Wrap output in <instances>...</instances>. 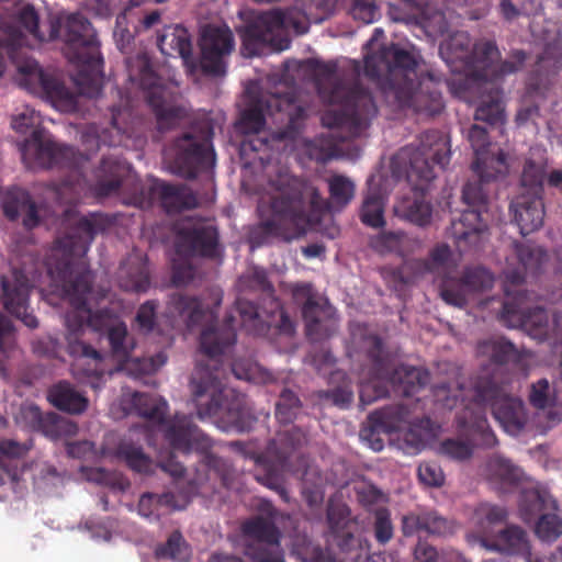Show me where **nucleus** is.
Instances as JSON below:
<instances>
[{
	"instance_id": "1",
	"label": "nucleus",
	"mask_w": 562,
	"mask_h": 562,
	"mask_svg": "<svg viewBox=\"0 0 562 562\" xmlns=\"http://www.w3.org/2000/svg\"><path fill=\"white\" fill-rule=\"evenodd\" d=\"M111 225V218L102 213L80 217L66 234L55 240L52 258L47 262L48 273L60 283L65 296L74 307V312L67 313L65 318L69 329L66 336L67 351L76 359L75 367L85 376L92 379L90 384L93 389L100 387L106 370L104 355L80 339L86 324L105 336L112 357L120 363H128L135 349V339L125 323L102 313L93 314L88 307L93 278L82 258L95 236Z\"/></svg>"
},
{
	"instance_id": "2",
	"label": "nucleus",
	"mask_w": 562,
	"mask_h": 562,
	"mask_svg": "<svg viewBox=\"0 0 562 562\" xmlns=\"http://www.w3.org/2000/svg\"><path fill=\"white\" fill-rule=\"evenodd\" d=\"M233 317L204 327L200 334V350L207 362H199L191 375L192 398L200 419L212 418L224 431L243 432L255 420L245 395L226 389L221 358L228 355L236 344Z\"/></svg>"
},
{
	"instance_id": "3",
	"label": "nucleus",
	"mask_w": 562,
	"mask_h": 562,
	"mask_svg": "<svg viewBox=\"0 0 562 562\" xmlns=\"http://www.w3.org/2000/svg\"><path fill=\"white\" fill-rule=\"evenodd\" d=\"M417 67V56L395 43L364 58V75L376 82L387 104L435 116L443 109L441 92L431 77L418 76Z\"/></svg>"
},
{
	"instance_id": "4",
	"label": "nucleus",
	"mask_w": 562,
	"mask_h": 562,
	"mask_svg": "<svg viewBox=\"0 0 562 562\" xmlns=\"http://www.w3.org/2000/svg\"><path fill=\"white\" fill-rule=\"evenodd\" d=\"M271 192L262 195L257 211L260 223L251 231L250 239L260 246L273 237L291 240L328 209L317 188L312 183L280 173L270 180Z\"/></svg>"
},
{
	"instance_id": "5",
	"label": "nucleus",
	"mask_w": 562,
	"mask_h": 562,
	"mask_svg": "<svg viewBox=\"0 0 562 562\" xmlns=\"http://www.w3.org/2000/svg\"><path fill=\"white\" fill-rule=\"evenodd\" d=\"M439 54L456 76L447 80L452 94L467 98L475 86L517 72L526 61L524 50H515L513 60H501V52L493 40L472 43L468 32L458 31L440 43Z\"/></svg>"
},
{
	"instance_id": "6",
	"label": "nucleus",
	"mask_w": 562,
	"mask_h": 562,
	"mask_svg": "<svg viewBox=\"0 0 562 562\" xmlns=\"http://www.w3.org/2000/svg\"><path fill=\"white\" fill-rule=\"evenodd\" d=\"M91 191L98 199L123 194L124 204L139 209H149L157 201L168 214H177L198 205L196 196L184 186L155 181L146 188L128 175L123 164L111 157L102 158Z\"/></svg>"
},
{
	"instance_id": "7",
	"label": "nucleus",
	"mask_w": 562,
	"mask_h": 562,
	"mask_svg": "<svg viewBox=\"0 0 562 562\" xmlns=\"http://www.w3.org/2000/svg\"><path fill=\"white\" fill-rule=\"evenodd\" d=\"M133 404L139 416L155 425L173 450L189 453L192 450L204 454L206 465L220 477L226 488L233 487L236 471L225 459L209 453L212 440L203 434L187 415L176 414L168 418L165 398L146 393H135Z\"/></svg>"
},
{
	"instance_id": "8",
	"label": "nucleus",
	"mask_w": 562,
	"mask_h": 562,
	"mask_svg": "<svg viewBox=\"0 0 562 562\" xmlns=\"http://www.w3.org/2000/svg\"><path fill=\"white\" fill-rule=\"evenodd\" d=\"M314 69L317 76L316 88L322 99L340 106L339 110H328L323 114V125L329 128L348 127L352 136H359L378 114L370 91L359 82L348 86L336 79L335 63L317 61Z\"/></svg>"
},
{
	"instance_id": "9",
	"label": "nucleus",
	"mask_w": 562,
	"mask_h": 562,
	"mask_svg": "<svg viewBox=\"0 0 562 562\" xmlns=\"http://www.w3.org/2000/svg\"><path fill=\"white\" fill-rule=\"evenodd\" d=\"M201 58L193 56L192 36L182 25H168L157 37L160 52L170 57H181L184 66L193 72L201 68L206 76L222 77L226 74V57L234 49L232 31L227 27L206 26L200 38Z\"/></svg>"
},
{
	"instance_id": "10",
	"label": "nucleus",
	"mask_w": 562,
	"mask_h": 562,
	"mask_svg": "<svg viewBox=\"0 0 562 562\" xmlns=\"http://www.w3.org/2000/svg\"><path fill=\"white\" fill-rule=\"evenodd\" d=\"M304 442V431L292 426L278 431L257 458V463L265 467V473L257 475L258 481L277 492L285 503L290 502V496L283 483V473L299 475L306 468V458L300 452Z\"/></svg>"
},
{
	"instance_id": "11",
	"label": "nucleus",
	"mask_w": 562,
	"mask_h": 562,
	"mask_svg": "<svg viewBox=\"0 0 562 562\" xmlns=\"http://www.w3.org/2000/svg\"><path fill=\"white\" fill-rule=\"evenodd\" d=\"M265 114L286 115L288 124L279 133V138L290 140L297 138L306 117L305 109L297 103L293 91L262 92L252 98L249 106L241 112L237 123L238 130L244 134H258L266 125Z\"/></svg>"
},
{
	"instance_id": "12",
	"label": "nucleus",
	"mask_w": 562,
	"mask_h": 562,
	"mask_svg": "<svg viewBox=\"0 0 562 562\" xmlns=\"http://www.w3.org/2000/svg\"><path fill=\"white\" fill-rule=\"evenodd\" d=\"M59 33L65 42L66 57L81 68L78 83L81 85L86 75H98L103 66V58L91 22L80 13L69 14L61 23L52 24L49 40H55Z\"/></svg>"
},
{
	"instance_id": "13",
	"label": "nucleus",
	"mask_w": 562,
	"mask_h": 562,
	"mask_svg": "<svg viewBox=\"0 0 562 562\" xmlns=\"http://www.w3.org/2000/svg\"><path fill=\"white\" fill-rule=\"evenodd\" d=\"M11 125L20 134L30 133V137L21 146L24 160L32 158L43 168L78 166L79 157L76 149L50 139L46 130L41 127V116L35 110L26 106L12 119Z\"/></svg>"
},
{
	"instance_id": "14",
	"label": "nucleus",
	"mask_w": 562,
	"mask_h": 562,
	"mask_svg": "<svg viewBox=\"0 0 562 562\" xmlns=\"http://www.w3.org/2000/svg\"><path fill=\"white\" fill-rule=\"evenodd\" d=\"M451 150L448 137L437 130L420 135L415 150L402 149L396 160L404 164L407 181L418 190H424L435 179L434 165L445 168L450 161Z\"/></svg>"
},
{
	"instance_id": "15",
	"label": "nucleus",
	"mask_w": 562,
	"mask_h": 562,
	"mask_svg": "<svg viewBox=\"0 0 562 562\" xmlns=\"http://www.w3.org/2000/svg\"><path fill=\"white\" fill-rule=\"evenodd\" d=\"M507 297L512 296L508 285L505 288ZM522 295L518 293L507 299L499 314V321L509 328H521L529 336L540 341L552 340L562 342V313H554L552 318L543 307L525 311L521 306Z\"/></svg>"
},
{
	"instance_id": "16",
	"label": "nucleus",
	"mask_w": 562,
	"mask_h": 562,
	"mask_svg": "<svg viewBox=\"0 0 562 562\" xmlns=\"http://www.w3.org/2000/svg\"><path fill=\"white\" fill-rule=\"evenodd\" d=\"M164 159L171 173L193 180L213 167L214 150L206 138L184 132L165 148Z\"/></svg>"
},
{
	"instance_id": "17",
	"label": "nucleus",
	"mask_w": 562,
	"mask_h": 562,
	"mask_svg": "<svg viewBox=\"0 0 562 562\" xmlns=\"http://www.w3.org/2000/svg\"><path fill=\"white\" fill-rule=\"evenodd\" d=\"M126 63L130 79L137 81L139 87L146 91L147 102L156 115L159 130H168L178 125L188 116L186 108L166 103L165 90L159 83L160 78L154 71L146 54H138L128 58Z\"/></svg>"
},
{
	"instance_id": "18",
	"label": "nucleus",
	"mask_w": 562,
	"mask_h": 562,
	"mask_svg": "<svg viewBox=\"0 0 562 562\" xmlns=\"http://www.w3.org/2000/svg\"><path fill=\"white\" fill-rule=\"evenodd\" d=\"M508 384H497L491 379L476 380L474 401L481 406H490L494 418L503 429L513 436L518 435L526 426L527 413L524 402L512 396Z\"/></svg>"
},
{
	"instance_id": "19",
	"label": "nucleus",
	"mask_w": 562,
	"mask_h": 562,
	"mask_svg": "<svg viewBox=\"0 0 562 562\" xmlns=\"http://www.w3.org/2000/svg\"><path fill=\"white\" fill-rule=\"evenodd\" d=\"M294 303L301 307L306 337L318 342L328 338L335 325V308L310 282L291 285Z\"/></svg>"
},
{
	"instance_id": "20",
	"label": "nucleus",
	"mask_w": 562,
	"mask_h": 562,
	"mask_svg": "<svg viewBox=\"0 0 562 562\" xmlns=\"http://www.w3.org/2000/svg\"><path fill=\"white\" fill-rule=\"evenodd\" d=\"M465 439L448 438L440 443V454L457 461H464L472 457L474 448H493L498 440L491 429L484 412L465 411L459 417Z\"/></svg>"
},
{
	"instance_id": "21",
	"label": "nucleus",
	"mask_w": 562,
	"mask_h": 562,
	"mask_svg": "<svg viewBox=\"0 0 562 562\" xmlns=\"http://www.w3.org/2000/svg\"><path fill=\"white\" fill-rule=\"evenodd\" d=\"M370 362L368 373L362 371L359 386L360 403L366 406L390 395L389 352L378 335H368L362 346Z\"/></svg>"
},
{
	"instance_id": "22",
	"label": "nucleus",
	"mask_w": 562,
	"mask_h": 562,
	"mask_svg": "<svg viewBox=\"0 0 562 562\" xmlns=\"http://www.w3.org/2000/svg\"><path fill=\"white\" fill-rule=\"evenodd\" d=\"M40 16L33 5L27 4L16 13L0 19V47L12 56L25 44L26 34L43 42L45 36L40 32ZM4 70L2 56L0 55V76Z\"/></svg>"
},
{
	"instance_id": "23",
	"label": "nucleus",
	"mask_w": 562,
	"mask_h": 562,
	"mask_svg": "<svg viewBox=\"0 0 562 562\" xmlns=\"http://www.w3.org/2000/svg\"><path fill=\"white\" fill-rule=\"evenodd\" d=\"M289 25L283 11H266L255 16L239 30L243 48L249 56L260 55L268 46L273 47L277 36Z\"/></svg>"
},
{
	"instance_id": "24",
	"label": "nucleus",
	"mask_w": 562,
	"mask_h": 562,
	"mask_svg": "<svg viewBox=\"0 0 562 562\" xmlns=\"http://www.w3.org/2000/svg\"><path fill=\"white\" fill-rule=\"evenodd\" d=\"M493 282V276L485 268H467L460 278H445L439 283V293L447 304L464 307L470 294L491 289Z\"/></svg>"
},
{
	"instance_id": "25",
	"label": "nucleus",
	"mask_w": 562,
	"mask_h": 562,
	"mask_svg": "<svg viewBox=\"0 0 562 562\" xmlns=\"http://www.w3.org/2000/svg\"><path fill=\"white\" fill-rule=\"evenodd\" d=\"M241 530L257 542L251 553L256 562H284L280 546L281 533L271 519L256 516L245 521Z\"/></svg>"
},
{
	"instance_id": "26",
	"label": "nucleus",
	"mask_w": 562,
	"mask_h": 562,
	"mask_svg": "<svg viewBox=\"0 0 562 562\" xmlns=\"http://www.w3.org/2000/svg\"><path fill=\"white\" fill-rule=\"evenodd\" d=\"M2 302L8 313L21 319L29 328L38 326L37 318L29 313L31 283L23 270L13 269L11 276L1 278Z\"/></svg>"
},
{
	"instance_id": "27",
	"label": "nucleus",
	"mask_w": 562,
	"mask_h": 562,
	"mask_svg": "<svg viewBox=\"0 0 562 562\" xmlns=\"http://www.w3.org/2000/svg\"><path fill=\"white\" fill-rule=\"evenodd\" d=\"M236 307L241 318L243 326L254 335L266 334L271 326H274L281 334L292 336L295 333V324L283 310L280 303V310L273 315H267L257 304L246 299H238Z\"/></svg>"
},
{
	"instance_id": "28",
	"label": "nucleus",
	"mask_w": 562,
	"mask_h": 562,
	"mask_svg": "<svg viewBox=\"0 0 562 562\" xmlns=\"http://www.w3.org/2000/svg\"><path fill=\"white\" fill-rule=\"evenodd\" d=\"M479 351L488 357L490 362L485 374L480 375L477 380L491 379L497 384H509L512 374L508 364L519 360V352L515 345L503 337L493 338L480 342Z\"/></svg>"
},
{
	"instance_id": "29",
	"label": "nucleus",
	"mask_w": 562,
	"mask_h": 562,
	"mask_svg": "<svg viewBox=\"0 0 562 562\" xmlns=\"http://www.w3.org/2000/svg\"><path fill=\"white\" fill-rule=\"evenodd\" d=\"M176 249L187 257L216 258L220 255L218 232L203 223L182 227L176 236Z\"/></svg>"
},
{
	"instance_id": "30",
	"label": "nucleus",
	"mask_w": 562,
	"mask_h": 562,
	"mask_svg": "<svg viewBox=\"0 0 562 562\" xmlns=\"http://www.w3.org/2000/svg\"><path fill=\"white\" fill-rule=\"evenodd\" d=\"M411 414L409 407L404 403H396L372 412L367 423L360 430V437L367 441L374 451H381L384 441L381 432H387L395 424L407 422Z\"/></svg>"
},
{
	"instance_id": "31",
	"label": "nucleus",
	"mask_w": 562,
	"mask_h": 562,
	"mask_svg": "<svg viewBox=\"0 0 562 562\" xmlns=\"http://www.w3.org/2000/svg\"><path fill=\"white\" fill-rule=\"evenodd\" d=\"M475 178L469 180L462 190V201L467 206L485 210L488 198V184L508 172V162L503 158L491 160V167L472 168Z\"/></svg>"
},
{
	"instance_id": "32",
	"label": "nucleus",
	"mask_w": 562,
	"mask_h": 562,
	"mask_svg": "<svg viewBox=\"0 0 562 562\" xmlns=\"http://www.w3.org/2000/svg\"><path fill=\"white\" fill-rule=\"evenodd\" d=\"M504 78L488 80L480 86H474L467 98H460L471 102L476 93H482V100L475 110L474 119L483 121L491 125L504 122L503 90L499 86Z\"/></svg>"
},
{
	"instance_id": "33",
	"label": "nucleus",
	"mask_w": 562,
	"mask_h": 562,
	"mask_svg": "<svg viewBox=\"0 0 562 562\" xmlns=\"http://www.w3.org/2000/svg\"><path fill=\"white\" fill-rule=\"evenodd\" d=\"M510 211L520 234L526 236L538 231L543 224V196L520 193L512 201Z\"/></svg>"
},
{
	"instance_id": "34",
	"label": "nucleus",
	"mask_w": 562,
	"mask_h": 562,
	"mask_svg": "<svg viewBox=\"0 0 562 562\" xmlns=\"http://www.w3.org/2000/svg\"><path fill=\"white\" fill-rule=\"evenodd\" d=\"M221 300L216 301L213 308L204 307L202 302L195 296H189L182 293H173L168 302V308L171 313L184 318L188 327L201 325L204 322L213 321L216 315V307Z\"/></svg>"
},
{
	"instance_id": "35",
	"label": "nucleus",
	"mask_w": 562,
	"mask_h": 562,
	"mask_svg": "<svg viewBox=\"0 0 562 562\" xmlns=\"http://www.w3.org/2000/svg\"><path fill=\"white\" fill-rule=\"evenodd\" d=\"M405 266L415 276L430 273L440 278L441 282L445 278H452V252L447 244H438L430 250L428 258L406 260Z\"/></svg>"
},
{
	"instance_id": "36",
	"label": "nucleus",
	"mask_w": 562,
	"mask_h": 562,
	"mask_svg": "<svg viewBox=\"0 0 562 562\" xmlns=\"http://www.w3.org/2000/svg\"><path fill=\"white\" fill-rule=\"evenodd\" d=\"M3 213L11 221L22 216V224L27 229H32L41 223L38 206L32 200L31 194L23 189H16L7 194Z\"/></svg>"
},
{
	"instance_id": "37",
	"label": "nucleus",
	"mask_w": 562,
	"mask_h": 562,
	"mask_svg": "<svg viewBox=\"0 0 562 562\" xmlns=\"http://www.w3.org/2000/svg\"><path fill=\"white\" fill-rule=\"evenodd\" d=\"M480 546L486 550L506 554H530L527 533L517 526L499 529L492 538H481Z\"/></svg>"
},
{
	"instance_id": "38",
	"label": "nucleus",
	"mask_w": 562,
	"mask_h": 562,
	"mask_svg": "<svg viewBox=\"0 0 562 562\" xmlns=\"http://www.w3.org/2000/svg\"><path fill=\"white\" fill-rule=\"evenodd\" d=\"M346 518V508L328 506L327 521L331 533L335 536L339 550L346 554H350V559L358 561L362 558V551L369 550L368 543H362L352 532L340 530L341 522Z\"/></svg>"
},
{
	"instance_id": "39",
	"label": "nucleus",
	"mask_w": 562,
	"mask_h": 562,
	"mask_svg": "<svg viewBox=\"0 0 562 562\" xmlns=\"http://www.w3.org/2000/svg\"><path fill=\"white\" fill-rule=\"evenodd\" d=\"M117 284L126 292H146L150 286L147 260L131 256L123 261L117 270Z\"/></svg>"
},
{
	"instance_id": "40",
	"label": "nucleus",
	"mask_w": 562,
	"mask_h": 562,
	"mask_svg": "<svg viewBox=\"0 0 562 562\" xmlns=\"http://www.w3.org/2000/svg\"><path fill=\"white\" fill-rule=\"evenodd\" d=\"M428 372L412 366H400L391 369L389 360V386L393 393L403 397L413 396L428 382Z\"/></svg>"
},
{
	"instance_id": "41",
	"label": "nucleus",
	"mask_w": 562,
	"mask_h": 562,
	"mask_svg": "<svg viewBox=\"0 0 562 562\" xmlns=\"http://www.w3.org/2000/svg\"><path fill=\"white\" fill-rule=\"evenodd\" d=\"M482 211L484 210L468 206L458 220H452L449 232L459 246L461 243L476 244L480 240V235L487 229V225L482 218Z\"/></svg>"
},
{
	"instance_id": "42",
	"label": "nucleus",
	"mask_w": 562,
	"mask_h": 562,
	"mask_svg": "<svg viewBox=\"0 0 562 562\" xmlns=\"http://www.w3.org/2000/svg\"><path fill=\"white\" fill-rule=\"evenodd\" d=\"M370 246L382 255L394 254L407 258L422 248V241L402 231L382 232L370 239Z\"/></svg>"
},
{
	"instance_id": "43",
	"label": "nucleus",
	"mask_w": 562,
	"mask_h": 562,
	"mask_svg": "<svg viewBox=\"0 0 562 562\" xmlns=\"http://www.w3.org/2000/svg\"><path fill=\"white\" fill-rule=\"evenodd\" d=\"M47 400L58 411L70 415H81L89 406L88 397L67 381L50 386Z\"/></svg>"
},
{
	"instance_id": "44",
	"label": "nucleus",
	"mask_w": 562,
	"mask_h": 562,
	"mask_svg": "<svg viewBox=\"0 0 562 562\" xmlns=\"http://www.w3.org/2000/svg\"><path fill=\"white\" fill-rule=\"evenodd\" d=\"M515 254L520 268L505 273L508 285H521L525 281L526 272L537 273L547 259V252L541 247L528 244H515Z\"/></svg>"
},
{
	"instance_id": "45",
	"label": "nucleus",
	"mask_w": 562,
	"mask_h": 562,
	"mask_svg": "<svg viewBox=\"0 0 562 562\" xmlns=\"http://www.w3.org/2000/svg\"><path fill=\"white\" fill-rule=\"evenodd\" d=\"M32 76L38 81L44 95L58 109L68 110L76 103L75 94L54 75L36 69Z\"/></svg>"
},
{
	"instance_id": "46",
	"label": "nucleus",
	"mask_w": 562,
	"mask_h": 562,
	"mask_svg": "<svg viewBox=\"0 0 562 562\" xmlns=\"http://www.w3.org/2000/svg\"><path fill=\"white\" fill-rule=\"evenodd\" d=\"M521 476L522 471L501 456L491 457L486 463V477L497 490L504 491L517 485Z\"/></svg>"
},
{
	"instance_id": "47",
	"label": "nucleus",
	"mask_w": 562,
	"mask_h": 562,
	"mask_svg": "<svg viewBox=\"0 0 562 562\" xmlns=\"http://www.w3.org/2000/svg\"><path fill=\"white\" fill-rule=\"evenodd\" d=\"M245 283L249 290L259 293L260 304L257 305L263 313L271 316L276 311L280 310V300L276 295V290L269 281L265 269L254 268L246 277Z\"/></svg>"
},
{
	"instance_id": "48",
	"label": "nucleus",
	"mask_w": 562,
	"mask_h": 562,
	"mask_svg": "<svg viewBox=\"0 0 562 562\" xmlns=\"http://www.w3.org/2000/svg\"><path fill=\"white\" fill-rule=\"evenodd\" d=\"M548 173L547 157L540 156L537 159L532 157L527 158L524 162L520 176L521 193L542 196Z\"/></svg>"
},
{
	"instance_id": "49",
	"label": "nucleus",
	"mask_w": 562,
	"mask_h": 562,
	"mask_svg": "<svg viewBox=\"0 0 562 562\" xmlns=\"http://www.w3.org/2000/svg\"><path fill=\"white\" fill-rule=\"evenodd\" d=\"M468 139L474 150L475 159L472 162V168L491 167V160L502 157L504 162H507V156L503 150L497 154H491L487 150L490 146L487 131L476 124H473L468 131Z\"/></svg>"
},
{
	"instance_id": "50",
	"label": "nucleus",
	"mask_w": 562,
	"mask_h": 562,
	"mask_svg": "<svg viewBox=\"0 0 562 562\" xmlns=\"http://www.w3.org/2000/svg\"><path fill=\"white\" fill-rule=\"evenodd\" d=\"M395 214L415 225L426 226L431 220V205L423 198H403L394 206Z\"/></svg>"
},
{
	"instance_id": "51",
	"label": "nucleus",
	"mask_w": 562,
	"mask_h": 562,
	"mask_svg": "<svg viewBox=\"0 0 562 562\" xmlns=\"http://www.w3.org/2000/svg\"><path fill=\"white\" fill-rule=\"evenodd\" d=\"M482 532L481 538H492L507 519V510L497 505L482 504L475 512Z\"/></svg>"
},
{
	"instance_id": "52",
	"label": "nucleus",
	"mask_w": 562,
	"mask_h": 562,
	"mask_svg": "<svg viewBox=\"0 0 562 562\" xmlns=\"http://www.w3.org/2000/svg\"><path fill=\"white\" fill-rule=\"evenodd\" d=\"M302 413L303 403L299 395L290 389H283L276 403L274 415L277 420L283 425L292 424Z\"/></svg>"
},
{
	"instance_id": "53",
	"label": "nucleus",
	"mask_w": 562,
	"mask_h": 562,
	"mask_svg": "<svg viewBox=\"0 0 562 562\" xmlns=\"http://www.w3.org/2000/svg\"><path fill=\"white\" fill-rule=\"evenodd\" d=\"M78 426L75 422L65 418L57 413H45V418L40 432L50 440L66 439L77 434Z\"/></svg>"
},
{
	"instance_id": "54",
	"label": "nucleus",
	"mask_w": 562,
	"mask_h": 562,
	"mask_svg": "<svg viewBox=\"0 0 562 562\" xmlns=\"http://www.w3.org/2000/svg\"><path fill=\"white\" fill-rule=\"evenodd\" d=\"M359 216L361 222L369 227H383L385 225L383 198L376 192L369 193L363 199Z\"/></svg>"
},
{
	"instance_id": "55",
	"label": "nucleus",
	"mask_w": 562,
	"mask_h": 562,
	"mask_svg": "<svg viewBox=\"0 0 562 562\" xmlns=\"http://www.w3.org/2000/svg\"><path fill=\"white\" fill-rule=\"evenodd\" d=\"M116 456L135 472L148 473L151 470V459L144 453L142 447H137L130 442H122L116 449Z\"/></svg>"
},
{
	"instance_id": "56",
	"label": "nucleus",
	"mask_w": 562,
	"mask_h": 562,
	"mask_svg": "<svg viewBox=\"0 0 562 562\" xmlns=\"http://www.w3.org/2000/svg\"><path fill=\"white\" fill-rule=\"evenodd\" d=\"M32 440L20 442L14 439L0 440V462L16 465L24 471V459L32 448Z\"/></svg>"
},
{
	"instance_id": "57",
	"label": "nucleus",
	"mask_w": 562,
	"mask_h": 562,
	"mask_svg": "<svg viewBox=\"0 0 562 562\" xmlns=\"http://www.w3.org/2000/svg\"><path fill=\"white\" fill-rule=\"evenodd\" d=\"M231 370L239 380L255 383H268L272 380V375L269 371L250 360H235L231 363Z\"/></svg>"
},
{
	"instance_id": "58",
	"label": "nucleus",
	"mask_w": 562,
	"mask_h": 562,
	"mask_svg": "<svg viewBox=\"0 0 562 562\" xmlns=\"http://www.w3.org/2000/svg\"><path fill=\"white\" fill-rule=\"evenodd\" d=\"M328 189L333 203L339 207H345L355 195V183L341 175L328 179Z\"/></svg>"
},
{
	"instance_id": "59",
	"label": "nucleus",
	"mask_w": 562,
	"mask_h": 562,
	"mask_svg": "<svg viewBox=\"0 0 562 562\" xmlns=\"http://www.w3.org/2000/svg\"><path fill=\"white\" fill-rule=\"evenodd\" d=\"M190 549L187 541L179 531H173L166 543L157 550L160 558H170L176 561H188L190 558Z\"/></svg>"
},
{
	"instance_id": "60",
	"label": "nucleus",
	"mask_w": 562,
	"mask_h": 562,
	"mask_svg": "<svg viewBox=\"0 0 562 562\" xmlns=\"http://www.w3.org/2000/svg\"><path fill=\"white\" fill-rule=\"evenodd\" d=\"M536 535L543 541H554L562 535V518L554 514H543L536 525Z\"/></svg>"
},
{
	"instance_id": "61",
	"label": "nucleus",
	"mask_w": 562,
	"mask_h": 562,
	"mask_svg": "<svg viewBox=\"0 0 562 562\" xmlns=\"http://www.w3.org/2000/svg\"><path fill=\"white\" fill-rule=\"evenodd\" d=\"M554 401V394L547 379H540L531 384L529 402L533 407L544 409L552 406Z\"/></svg>"
},
{
	"instance_id": "62",
	"label": "nucleus",
	"mask_w": 562,
	"mask_h": 562,
	"mask_svg": "<svg viewBox=\"0 0 562 562\" xmlns=\"http://www.w3.org/2000/svg\"><path fill=\"white\" fill-rule=\"evenodd\" d=\"M423 524V533L443 536L451 531L449 521L435 512L420 514Z\"/></svg>"
},
{
	"instance_id": "63",
	"label": "nucleus",
	"mask_w": 562,
	"mask_h": 562,
	"mask_svg": "<svg viewBox=\"0 0 562 562\" xmlns=\"http://www.w3.org/2000/svg\"><path fill=\"white\" fill-rule=\"evenodd\" d=\"M374 537L381 544L387 543L393 537V525L390 512L386 508H380L375 512Z\"/></svg>"
},
{
	"instance_id": "64",
	"label": "nucleus",
	"mask_w": 562,
	"mask_h": 562,
	"mask_svg": "<svg viewBox=\"0 0 562 562\" xmlns=\"http://www.w3.org/2000/svg\"><path fill=\"white\" fill-rule=\"evenodd\" d=\"M418 477L428 486L439 487L445 483V474L436 462H423L418 467Z\"/></svg>"
}]
</instances>
